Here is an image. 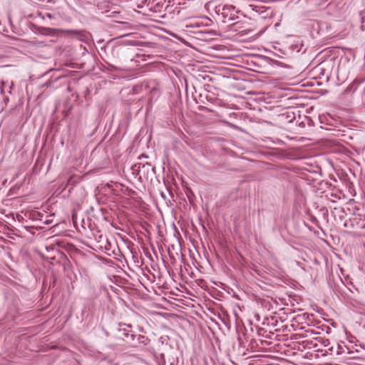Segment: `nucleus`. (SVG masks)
<instances>
[{
  "label": "nucleus",
  "mask_w": 365,
  "mask_h": 365,
  "mask_svg": "<svg viewBox=\"0 0 365 365\" xmlns=\"http://www.w3.org/2000/svg\"><path fill=\"white\" fill-rule=\"evenodd\" d=\"M106 187L108 188V189H110V190H114L113 189V184H109V183H107L106 184Z\"/></svg>",
  "instance_id": "obj_4"
},
{
  "label": "nucleus",
  "mask_w": 365,
  "mask_h": 365,
  "mask_svg": "<svg viewBox=\"0 0 365 365\" xmlns=\"http://www.w3.org/2000/svg\"><path fill=\"white\" fill-rule=\"evenodd\" d=\"M154 177L155 175L153 170L150 173V178L148 174L147 175V176L143 177L141 172H140L139 180L140 181V182H153Z\"/></svg>",
  "instance_id": "obj_1"
},
{
  "label": "nucleus",
  "mask_w": 365,
  "mask_h": 365,
  "mask_svg": "<svg viewBox=\"0 0 365 365\" xmlns=\"http://www.w3.org/2000/svg\"><path fill=\"white\" fill-rule=\"evenodd\" d=\"M116 187H120V191L124 194L128 196H131L132 193L134 192L131 190H129L128 187H126L124 184H113Z\"/></svg>",
  "instance_id": "obj_2"
},
{
  "label": "nucleus",
  "mask_w": 365,
  "mask_h": 365,
  "mask_svg": "<svg viewBox=\"0 0 365 365\" xmlns=\"http://www.w3.org/2000/svg\"><path fill=\"white\" fill-rule=\"evenodd\" d=\"M307 344H310V346H308L309 349L317 346V344H314L312 341H307Z\"/></svg>",
  "instance_id": "obj_3"
}]
</instances>
